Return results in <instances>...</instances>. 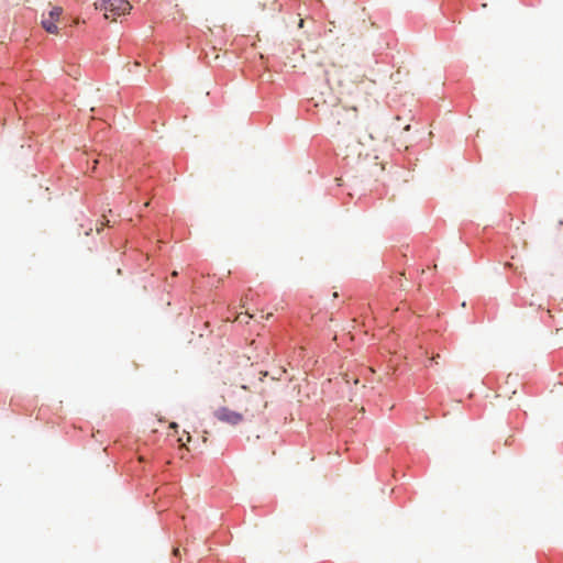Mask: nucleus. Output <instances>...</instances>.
I'll return each mask as SVG.
<instances>
[{"label":"nucleus","mask_w":563,"mask_h":563,"mask_svg":"<svg viewBox=\"0 0 563 563\" xmlns=\"http://www.w3.org/2000/svg\"><path fill=\"white\" fill-rule=\"evenodd\" d=\"M96 9L103 11L104 18L115 21L117 16L129 13L131 4L128 0H96Z\"/></svg>","instance_id":"1"},{"label":"nucleus","mask_w":563,"mask_h":563,"mask_svg":"<svg viewBox=\"0 0 563 563\" xmlns=\"http://www.w3.org/2000/svg\"><path fill=\"white\" fill-rule=\"evenodd\" d=\"M63 14V8L62 7H52L51 10L47 13H43L41 24L43 29L51 34H57L58 27L57 22L59 21L60 16Z\"/></svg>","instance_id":"2"},{"label":"nucleus","mask_w":563,"mask_h":563,"mask_svg":"<svg viewBox=\"0 0 563 563\" xmlns=\"http://www.w3.org/2000/svg\"><path fill=\"white\" fill-rule=\"evenodd\" d=\"M214 417L223 422L231 426H236L243 421V416L240 412L233 411L227 407H221L214 411Z\"/></svg>","instance_id":"3"},{"label":"nucleus","mask_w":563,"mask_h":563,"mask_svg":"<svg viewBox=\"0 0 563 563\" xmlns=\"http://www.w3.org/2000/svg\"><path fill=\"white\" fill-rule=\"evenodd\" d=\"M192 543L194 541L187 540L186 545L184 547L185 554H188L190 552Z\"/></svg>","instance_id":"4"},{"label":"nucleus","mask_w":563,"mask_h":563,"mask_svg":"<svg viewBox=\"0 0 563 563\" xmlns=\"http://www.w3.org/2000/svg\"><path fill=\"white\" fill-rule=\"evenodd\" d=\"M325 77H327V81L331 85L332 81L334 80V77H333V75L331 74L330 70L325 71Z\"/></svg>","instance_id":"5"},{"label":"nucleus","mask_w":563,"mask_h":563,"mask_svg":"<svg viewBox=\"0 0 563 563\" xmlns=\"http://www.w3.org/2000/svg\"><path fill=\"white\" fill-rule=\"evenodd\" d=\"M173 553H174V555H175V556L180 555V550H179V548H175V549H174V551H173Z\"/></svg>","instance_id":"6"},{"label":"nucleus","mask_w":563,"mask_h":563,"mask_svg":"<svg viewBox=\"0 0 563 563\" xmlns=\"http://www.w3.org/2000/svg\"><path fill=\"white\" fill-rule=\"evenodd\" d=\"M440 357L439 354H437L435 356L432 357V361H434L435 363H438V358Z\"/></svg>","instance_id":"7"},{"label":"nucleus","mask_w":563,"mask_h":563,"mask_svg":"<svg viewBox=\"0 0 563 563\" xmlns=\"http://www.w3.org/2000/svg\"><path fill=\"white\" fill-rule=\"evenodd\" d=\"M405 131H409L410 130V124H407L405 128H404Z\"/></svg>","instance_id":"8"},{"label":"nucleus","mask_w":563,"mask_h":563,"mask_svg":"<svg viewBox=\"0 0 563 563\" xmlns=\"http://www.w3.org/2000/svg\"><path fill=\"white\" fill-rule=\"evenodd\" d=\"M170 428H177V424L175 422H172Z\"/></svg>","instance_id":"9"},{"label":"nucleus","mask_w":563,"mask_h":563,"mask_svg":"<svg viewBox=\"0 0 563 563\" xmlns=\"http://www.w3.org/2000/svg\"><path fill=\"white\" fill-rule=\"evenodd\" d=\"M302 26H303V20H300L299 27H302Z\"/></svg>","instance_id":"10"}]
</instances>
